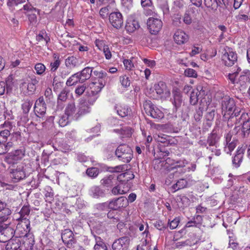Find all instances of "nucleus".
Segmentation results:
<instances>
[{"label": "nucleus", "mask_w": 250, "mask_h": 250, "mask_svg": "<svg viewBox=\"0 0 250 250\" xmlns=\"http://www.w3.org/2000/svg\"><path fill=\"white\" fill-rule=\"evenodd\" d=\"M24 236L25 240L21 244L19 237H15L6 241V250H32L34 245V237L32 233L25 232L22 233L20 237Z\"/></svg>", "instance_id": "f257e3e1"}, {"label": "nucleus", "mask_w": 250, "mask_h": 250, "mask_svg": "<svg viewBox=\"0 0 250 250\" xmlns=\"http://www.w3.org/2000/svg\"><path fill=\"white\" fill-rule=\"evenodd\" d=\"M115 155L124 163H128L133 158V151L131 147L125 144L120 145L115 151Z\"/></svg>", "instance_id": "f03ea898"}, {"label": "nucleus", "mask_w": 250, "mask_h": 250, "mask_svg": "<svg viewBox=\"0 0 250 250\" xmlns=\"http://www.w3.org/2000/svg\"><path fill=\"white\" fill-rule=\"evenodd\" d=\"M30 207L28 205L23 206L21 208L20 214L21 223L19 224L17 227V230L20 229V226L23 227L24 231L30 232V225L29 219L27 218L30 212Z\"/></svg>", "instance_id": "7ed1b4c3"}, {"label": "nucleus", "mask_w": 250, "mask_h": 250, "mask_svg": "<svg viewBox=\"0 0 250 250\" xmlns=\"http://www.w3.org/2000/svg\"><path fill=\"white\" fill-rule=\"evenodd\" d=\"M146 113L154 119L161 120L164 117V114L151 101H146L143 104Z\"/></svg>", "instance_id": "20e7f679"}, {"label": "nucleus", "mask_w": 250, "mask_h": 250, "mask_svg": "<svg viewBox=\"0 0 250 250\" xmlns=\"http://www.w3.org/2000/svg\"><path fill=\"white\" fill-rule=\"evenodd\" d=\"M25 151L24 147L12 151L6 154L4 160L7 164L13 166L23 158L25 155Z\"/></svg>", "instance_id": "39448f33"}, {"label": "nucleus", "mask_w": 250, "mask_h": 250, "mask_svg": "<svg viewBox=\"0 0 250 250\" xmlns=\"http://www.w3.org/2000/svg\"><path fill=\"white\" fill-rule=\"evenodd\" d=\"M221 108L223 115L224 113L231 114L234 108H237L234 100L227 95L224 96L222 98Z\"/></svg>", "instance_id": "423d86ee"}, {"label": "nucleus", "mask_w": 250, "mask_h": 250, "mask_svg": "<svg viewBox=\"0 0 250 250\" xmlns=\"http://www.w3.org/2000/svg\"><path fill=\"white\" fill-rule=\"evenodd\" d=\"M15 231L14 229L6 224H0V242L4 243L13 238Z\"/></svg>", "instance_id": "0eeeda50"}, {"label": "nucleus", "mask_w": 250, "mask_h": 250, "mask_svg": "<svg viewBox=\"0 0 250 250\" xmlns=\"http://www.w3.org/2000/svg\"><path fill=\"white\" fill-rule=\"evenodd\" d=\"M247 148V146H242L237 149L234 156L232 158V164L234 167L237 168L241 166Z\"/></svg>", "instance_id": "6e6552de"}, {"label": "nucleus", "mask_w": 250, "mask_h": 250, "mask_svg": "<svg viewBox=\"0 0 250 250\" xmlns=\"http://www.w3.org/2000/svg\"><path fill=\"white\" fill-rule=\"evenodd\" d=\"M129 237L125 236L116 239L112 245V250H127L130 245Z\"/></svg>", "instance_id": "1a4fd4ad"}, {"label": "nucleus", "mask_w": 250, "mask_h": 250, "mask_svg": "<svg viewBox=\"0 0 250 250\" xmlns=\"http://www.w3.org/2000/svg\"><path fill=\"white\" fill-rule=\"evenodd\" d=\"M9 172L11 174V177L15 182H19L26 177V173L23 164L18 165L16 168H10Z\"/></svg>", "instance_id": "9d476101"}, {"label": "nucleus", "mask_w": 250, "mask_h": 250, "mask_svg": "<svg viewBox=\"0 0 250 250\" xmlns=\"http://www.w3.org/2000/svg\"><path fill=\"white\" fill-rule=\"evenodd\" d=\"M62 239L64 244L69 248H73L77 242L73 232L69 229H65L62 232Z\"/></svg>", "instance_id": "9b49d317"}, {"label": "nucleus", "mask_w": 250, "mask_h": 250, "mask_svg": "<svg viewBox=\"0 0 250 250\" xmlns=\"http://www.w3.org/2000/svg\"><path fill=\"white\" fill-rule=\"evenodd\" d=\"M225 50V52L222 57V61L226 66H231L237 61V54L235 52L230 51L229 47H226Z\"/></svg>", "instance_id": "f8f14e48"}, {"label": "nucleus", "mask_w": 250, "mask_h": 250, "mask_svg": "<svg viewBox=\"0 0 250 250\" xmlns=\"http://www.w3.org/2000/svg\"><path fill=\"white\" fill-rule=\"evenodd\" d=\"M111 24L116 29L121 28L123 25L124 20L122 14L119 11L113 12L108 16Z\"/></svg>", "instance_id": "ddd939ff"}, {"label": "nucleus", "mask_w": 250, "mask_h": 250, "mask_svg": "<svg viewBox=\"0 0 250 250\" xmlns=\"http://www.w3.org/2000/svg\"><path fill=\"white\" fill-rule=\"evenodd\" d=\"M148 28L151 34H157L163 26V22L160 19L149 18L147 21Z\"/></svg>", "instance_id": "4468645a"}, {"label": "nucleus", "mask_w": 250, "mask_h": 250, "mask_svg": "<svg viewBox=\"0 0 250 250\" xmlns=\"http://www.w3.org/2000/svg\"><path fill=\"white\" fill-rule=\"evenodd\" d=\"M34 112L36 115L40 118H43L46 113V104L42 97H40L35 102Z\"/></svg>", "instance_id": "2eb2a0df"}, {"label": "nucleus", "mask_w": 250, "mask_h": 250, "mask_svg": "<svg viewBox=\"0 0 250 250\" xmlns=\"http://www.w3.org/2000/svg\"><path fill=\"white\" fill-rule=\"evenodd\" d=\"M90 107L87 104L86 100L84 98L79 99L78 111L74 116L75 120H77L81 116L89 113Z\"/></svg>", "instance_id": "dca6fc26"}, {"label": "nucleus", "mask_w": 250, "mask_h": 250, "mask_svg": "<svg viewBox=\"0 0 250 250\" xmlns=\"http://www.w3.org/2000/svg\"><path fill=\"white\" fill-rule=\"evenodd\" d=\"M108 203L109 208L114 210H117L127 206V198L123 196L110 201Z\"/></svg>", "instance_id": "f3484780"}, {"label": "nucleus", "mask_w": 250, "mask_h": 250, "mask_svg": "<svg viewBox=\"0 0 250 250\" xmlns=\"http://www.w3.org/2000/svg\"><path fill=\"white\" fill-rule=\"evenodd\" d=\"M232 113L233 116L235 117V121H237L238 124H240L241 125H242L244 122L249 120L250 118L248 113L245 112L239 108H234Z\"/></svg>", "instance_id": "a211bd4d"}, {"label": "nucleus", "mask_w": 250, "mask_h": 250, "mask_svg": "<svg viewBox=\"0 0 250 250\" xmlns=\"http://www.w3.org/2000/svg\"><path fill=\"white\" fill-rule=\"evenodd\" d=\"M108 208L109 203L105 202L97 204L95 206L96 212L94 213V215L95 216L100 218L105 217Z\"/></svg>", "instance_id": "6ab92c4d"}, {"label": "nucleus", "mask_w": 250, "mask_h": 250, "mask_svg": "<svg viewBox=\"0 0 250 250\" xmlns=\"http://www.w3.org/2000/svg\"><path fill=\"white\" fill-rule=\"evenodd\" d=\"M193 89L190 94V103L192 105H195L197 104L198 100L202 98L205 95V91L202 90V87Z\"/></svg>", "instance_id": "aec40b11"}, {"label": "nucleus", "mask_w": 250, "mask_h": 250, "mask_svg": "<svg viewBox=\"0 0 250 250\" xmlns=\"http://www.w3.org/2000/svg\"><path fill=\"white\" fill-rule=\"evenodd\" d=\"M2 125L5 128L0 131V143H7L8 138L11 134L10 130L12 128V125L10 122H5Z\"/></svg>", "instance_id": "412c9836"}, {"label": "nucleus", "mask_w": 250, "mask_h": 250, "mask_svg": "<svg viewBox=\"0 0 250 250\" xmlns=\"http://www.w3.org/2000/svg\"><path fill=\"white\" fill-rule=\"evenodd\" d=\"M13 86L12 78L8 77L5 82H0V96L3 95L5 92L8 93L11 92Z\"/></svg>", "instance_id": "4be33fe9"}, {"label": "nucleus", "mask_w": 250, "mask_h": 250, "mask_svg": "<svg viewBox=\"0 0 250 250\" xmlns=\"http://www.w3.org/2000/svg\"><path fill=\"white\" fill-rule=\"evenodd\" d=\"M93 67H86L82 71L77 72L79 77L81 83H84L86 80L89 79L93 71Z\"/></svg>", "instance_id": "5701e85b"}, {"label": "nucleus", "mask_w": 250, "mask_h": 250, "mask_svg": "<svg viewBox=\"0 0 250 250\" xmlns=\"http://www.w3.org/2000/svg\"><path fill=\"white\" fill-rule=\"evenodd\" d=\"M93 74L98 79V83H101L102 86H104L107 82L110 81V78L107 76L106 72L101 70H95Z\"/></svg>", "instance_id": "b1692460"}, {"label": "nucleus", "mask_w": 250, "mask_h": 250, "mask_svg": "<svg viewBox=\"0 0 250 250\" xmlns=\"http://www.w3.org/2000/svg\"><path fill=\"white\" fill-rule=\"evenodd\" d=\"M173 38L176 43L182 44L188 41V37L183 31L178 30L175 32Z\"/></svg>", "instance_id": "393cba45"}, {"label": "nucleus", "mask_w": 250, "mask_h": 250, "mask_svg": "<svg viewBox=\"0 0 250 250\" xmlns=\"http://www.w3.org/2000/svg\"><path fill=\"white\" fill-rule=\"evenodd\" d=\"M172 94L173 98V104L177 109L181 106L183 102L182 94L178 89L173 90Z\"/></svg>", "instance_id": "a878e982"}, {"label": "nucleus", "mask_w": 250, "mask_h": 250, "mask_svg": "<svg viewBox=\"0 0 250 250\" xmlns=\"http://www.w3.org/2000/svg\"><path fill=\"white\" fill-rule=\"evenodd\" d=\"M134 178V175L131 171H126L119 175L117 177V180L122 184H125Z\"/></svg>", "instance_id": "bb28decb"}, {"label": "nucleus", "mask_w": 250, "mask_h": 250, "mask_svg": "<svg viewBox=\"0 0 250 250\" xmlns=\"http://www.w3.org/2000/svg\"><path fill=\"white\" fill-rule=\"evenodd\" d=\"M95 240V244L94 246V250H107V247L104 240L100 236L94 235Z\"/></svg>", "instance_id": "cd10ccee"}, {"label": "nucleus", "mask_w": 250, "mask_h": 250, "mask_svg": "<svg viewBox=\"0 0 250 250\" xmlns=\"http://www.w3.org/2000/svg\"><path fill=\"white\" fill-rule=\"evenodd\" d=\"M244 74L241 75L237 83L242 88H245L246 85L250 82V72L247 70L244 72Z\"/></svg>", "instance_id": "c85d7f7f"}, {"label": "nucleus", "mask_w": 250, "mask_h": 250, "mask_svg": "<svg viewBox=\"0 0 250 250\" xmlns=\"http://www.w3.org/2000/svg\"><path fill=\"white\" fill-rule=\"evenodd\" d=\"M221 2L220 0H204V4L207 8L215 12L219 6H221Z\"/></svg>", "instance_id": "c756f323"}, {"label": "nucleus", "mask_w": 250, "mask_h": 250, "mask_svg": "<svg viewBox=\"0 0 250 250\" xmlns=\"http://www.w3.org/2000/svg\"><path fill=\"white\" fill-rule=\"evenodd\" d=\"M140 27L139 22L135 20H133L128 21L125 25V28L127 32L133 33L137 29H138Z\"/></svg>", "instance_id": "7c9ffc66"}, {"label": "nucleus", "mask_w": 250, "mask_h": 250, "mask_svg": "<svg viewBox=\"0 0 250 250\" xmlns=\"http://www.w3.org/2000/svg\"><path fill=\"white\" fill-rule=\"evenodd\" d=\"M90 195L94 198H99L104 196V191L101 189L99 187L94 186L92 187L90 190Z\"/></svg>", "instance_id": "2f4dec72"}, {"label": "nucleus", "mask_w": 250, "mask_h": 250, "mask_svg": "<svg viewBox=\"0 0 250 250\" xmlns=\"http://www.w3.org/2000/svg\"><path fill=\"white\" fill-rule=\"evenodd\" d=\"M65 64L66 67L73 68L79 65V60L73 56H70L65 60Z\"/></svg>", "instance_id": "473e14b6"}, {"label": "nucleus", "mask_w": 250, "mask_h": 250, "mask_svg": "<svg viewBox=\"0 0 250 250\" xmlns=\"http://www.w3.org/2000/svg\"><path fill=\"white\" fill-rule=\"evenodd\" d=\"M219 139V137L214 131L213 130L212 132L209 134L207 139V143L209 146H216Z\"/></svg>", "instance_id": "72a5a7b5"}, {"label": "nucleus", "mask_w": 250, "mask_h": 250, "mask_svg": "<svg viewBox=\"0 0 250 250\" xmlns=\"http://www.w3.org/2000/svg\"><path fill=\"white\" fill-rule=\"evenodd\" d=\"M76 107L74 102L69 103L65 109V114L69 117H72L75 119L74 116L76 114Z\"/></svg>", "instance_id": "f704fd0d"}, {"label": "nucleus", "mask_w": 250, "mask_h": 250, "mask_svg": "<svg viewBox=\"0 0 250 250\" xmlns=\"http://www.w3.org/2000/svg\"><path fill=\"white\" fill-rule=\"evenodd\" d=\"M54 62L50 63V71L54 72L57 71L61 64L60 56L56 53L53 54Z\"/></svg>", "instance_id": "c9c22d12"}, {"label": "nucleus", "mask_w": 250, "mask_h": 250, "mask_svg": "<svg viewBox=\"0 0 250 250\" xmlns=\"http://www.w3.org/2000/svg\"><path fill=\"white\" fill-rule=\"evenodd\" d=\"M233 113L231 114H228V113H224L223 118L224 121L227 120V125L229 127H232L234 124H237L238 123L235 121V118L233 116Z\"/></svg>", "instance_id": "e433bc0d"}, {"label": "nucleus", "mask_w": 250, "mask_h": 250, "mask_svg": "<svg viewBox=\"0 0 250 250\" xmlns=\"http://www.w3.org/2000/svg\"><path fill=\"white\" fill-rule=\"evenodd\" d=\"M155 90L157 94L162 95L167 91V86L165 83L160 81L154 85Z\"/></svg>", "instance_id": "4c0bfd02"}, {"label": "nucleus", "mask_w": 250, "mask_h": 250, "mask_svg": "<svg viewBox=\"0 0 250 250\" xmlns=\"http://www.w3.org/2000/svg\"><path fill=\"white\" fill-rule=\"evenodd\" d=\"M171 160L170 158H167L166 160V163L171 165H174L173 168L183 167L188 164V162L186 160H180L177 161L172 160L173 162L172 163H171Z\"/></svg>", "instance_id": "58836bf2"}, {"label": "nucleus", "mask_w": 250, "mask_h": 250, "mask_svg": "<svg viewBox=\"0 0 250 250\" xmlns=\"http://www.w3.org/2000/svg\"><path fill=\"white\" fill-rule=\"evenodd\" d=\"M242 125V135L243 137H248L250 133V118Z\"/></svg>", "instance_id": "ea45409f"}, {"label": "nucleus", "mask_w": 250, "mask_h": 250, "mask_svg": "<svg viewBox=\"0 0 250 250\" xmlns=\"http://www.w3.org/2000/svg\"><path fill=\"white\" fill-rule=\"evenodd\" d=\"M114 177L113 175L104 177L101 180V185L106 188L111 187L113 185Z\"/></svg>", "instance_id": "a19ab883"}, {"label": "nucleus", "mask_w": 250, "mask_h": 250, "mask_svg": "<svg viewBox=\"0 0 250 250\" xmlns=\"http://www.w3.org/2000/svg\"><path fill=\"white\" fill-rule=\"evenodd\" d=\"M188 184V182L186 180L184 179H180L179 180L176 184H174L171 188L174 189V192L179 190L180 189L185 188Z\"/></svg>", "instance_id": "79ce46f5"}, {"label": "nucleus", "mask_w": 250, "mask_h": 250, "mask_svg": "<svg viewBox=\"0 0 250 250\" xmlns=\"http://www.w3.org/2000/svg\"><path fill=\"white\" fill-rule=\"evenodd\" d=\"M78 83H81L78 74L76 73L70 77L67 80L66 84L68 86L75 85Z\"/></svg>", "instance_id": "37998d69"}, {"label": "nucleus", "mask_w": 250, "mask_h": 250, "mask_svg": "<svg viewBox=\"0 0 250 250\" xmlns=\"http://www.w3.org/2000/svg\"><path fill=\"white\" fill-rule=\"evenodd\" d=\"M13 144L11 142L5 143H0V155L6 153L12 147Z\"/></svg>", "instance_id": "c03bdc74"}, {"label": "nucleus", "mask_w": 250, "mask_h": 250, "mask_svg": "<svg viewBox=\"0 0 250 250\" xmlns=\"http://www.w3.org/2000/svg\"><path fill=\"white\" fill-rule=\"evenodd\" d=\"M33 104V102L30 101L28 99H26L24 101L23 103L21 104V108L23 111V113L24 114H27L29 112Z\"/></svg>", "instance_id": "a18cd8bd"}, {"label": "nucleus", "mask_w": 250, "mask_h": 250, "mask_svg": "<svg viewBox=\"0 0 250 250\" xmlns=\"http://www.w3.org/2000/svg\"><path fill=\"white\" fill-rule=\"evenodd\" d=\"M91 84L93 85L92 87L90 86L91 89H92L90 91L92 95H97L104 87L102 86L101 83H92Z\"/></svg>", "instance_id": "49530a36"}, {"label": "nucleus", "mask_w": 250, "mask_h": 250, "mask_svg": "<svg viewBox=\"0 0 250 250\" xmlns=\"http://www.w3.org/2000/svg\"><path fill=\"white\" fill-rule=\"evenodd\" d=\"M86 174L91 178H96L99 173V169L95 167L88 168L86 171Z\"/></svg>", "instance_id": "de8ad7c7"}, {"label": "nucleus", "mask_w": 250, "mask_h": 250, "mask_svg": "<svg viewBox=\"0 0 250 250\" xmlns=\"http://www.w3.org/2000/svg\"><path fill=\"white\" fill-rule=\"evenodd\" d=\"M34 68L36 71V74L39 75H43L46 70L45 66L42 63H36Z\"/></svg>", "instance_id": "09e8293b"}, {"label": "nucleus", "mask_w": 250, "mask_h": 250, "mask_svg": "<svg viewBox=\"0 0 250 250\" xmlns=\"http://www.w3.org/2000/svg\"><path fill=\"white\" fill-rule=\"evenodd\" d=\"M69 92V90L66 87L64 88L60 93L58 98V103L59 101L62 102L65 101L68 97V94Z\"/></svg>", "instance_id": "8fccbe9b"}, {"label": "nucleus", "mask_w": 250, "mask_h": 250, "mask_svg": "<svg viewBox=\"0 0 250 250\" xmlns=\"http://www.w3.org/2000/svg\"><path fill=\"white\" fill-rule=\"evenodd\" d=\"M117 113L121 117H125L129 114L130 110L129 108L127 106L120 107V108L117 110Z\"/></svg>", "instance_id": "3c124183"}, {"label": "nucleus", "mask_w": 250, "mask_h": 250, "mask_svg": "<svg viewBox=\"0 0 250 250\" xmlns=\"http://www.w3.org/2000/svg\"><path fill=\"white\" fill-rule=\"evenodd\" d=\"M154 225L160 230H164L168 227V224L165 223L160 220L156 221Z\"/></svg>", "instance_id": "603ef678"}, {"label": "nucleus", "mask_w": 250, "mask_h": 250, "mask_svg": "<svg viewBox=\"0 0 250 250\" xmlns=\"http://www.w3.org/2000/svg\"><path fill=\"white\" fill-rule=\"evenodd\" d=\"M120 184H119L117 186L114 187L112 189V192L113 194L115 195L117 194H124L126 193L123 189V185L121 183Z\"/></svg>", "instance_id": "864d4df0"}, {"label": "nucleus", "mask_w": 250, "mask_h": 250, "mask_svg": "<svg viewBox=\"0 0 250 250\" xmlns=\"http://www.w3.org/2000/svg\"><path fill=\"white\" fill-rule=\"evenodd\" d=\"M116 132L121 133L122 135H126V137H130L132 134L131 128L130 127H126L122 128L121 129L114 130Z\"/></svg>", "instance_id": "5fc2aeb1"}, {"label": "nucleus", "mask_w": 250, "mask_h": 250, "mask_svg": "<svg viewBox=\"0 0 250 250\" xmlns=\"http://www.w3.org/2000/svg\"><path fill=\"white\" fill-rule=\"evenodd\" d=\"M115 211V210H110L107 213H106V215H107L108 218L113 219V222L117 223L119 221V219L118 217H116V216L117 215V213Z\"/></svg>", "instance_id": "6e6d98bb"}, {"label": "nucleus", "mask_w": 250, "mask_h": 250, "mask_svg": "<svg viewBox=\"0 0 250 250\" xmlns=\"http://www.w3.org/2000/svg\"><path fill=\"white\" fill-rule=\"evenodd\" d=\"M120 81L122 85L125 87L129 86L130 84V81L128 77L124 75L120 77Z\"/></svg>", "instance_id": "4d7b16f0"}, {"label": "nucleus", "mask_w": 250, "mask_h": 250, "mask_svg": "<svg viewBox=\"0 0 250 250\" xmlns=\"http://www.w3.org/2000/svg\"><path fill=\"white\" fill-rule=\"evenodd\" d=\"M68 117L65 114L62 115L59 120V124L61 126L64 127L66 126L69 123Z\"/></svg>", "instance_id": "13d9d810"}, {"label": "nucleus", "mask_w": 250, "mask_h": 250, "mask_svg": "<svg viewBox=\"0 0 250 250\" xmlns=\"http://www.w3.org/2000/svg\"><path fill=\"white\" fill-rule=\"evenodd\" d=\"M108 7L109 6L103 7L100 10L99 14L103 19L106 18L108 15L110 14Z\"/></svg>", "instance_id": "bf43d9fd"}, {"label": "nucleus", "mask_w": 250, "mask_h": 250, "mask_svg": "<svg viewBox=\"0 0 250 250\" xmlns=\"http://www.w3.org/2000/svg\"><path fill=\"white\" fill-rule=\"evenodd\" d=\"M185 74L186 76L189 77L196 78L197 77V74L196 71L191 68H187L185 70Z\"/></svg>", "instance_id": "052dcab7"}, {"label": "nucleus", "mask_w": 250, "mask_h": 250, "mask_svg": "<svg viewBox=\"0 0 250 250\" xmlns=\"http://www.w3.org/2000/svg\"><path fill=\"white\" fill-rule=\"evenodd\" d=\"M203 108L199 106L198 109L196 110V113L194 115L195 120L196 121H199L203 116Z\"/></svg>", "instance_id": "680f3d73"}, {"label": "nucleus", "mask_w": 250, "mask_h": 250, "mask_svg": "<svg viewBox=\"0 0 250 250\" xmlns=\"http://www.w3.org/2000/svg\"><path fill=\"white\" fill-rule=\"evenodd\" d=\"M180 222V219L178 218H175L170 222L169 221L167 224H168V226L171 229H176Z\"/></svg>", "instance_id": "e2e57ef3"}, {"label": "nucleus", "mask_w": 250, "mask_h": 250, "mask_svg": "<svg viewBox=\"0 0 250 250\" xmlns=\"http://www.w3.org/2000/svg\"><path fill=\"white\" fill-rule=\"evenodd\" d=\"M98 99V97L96 95H92L91 92L88 95V100L86 101L89 105H93Z\"/></svg>", "instance_id": "0e129e2a"}, {"label": "nucleus", "mask_w": 250, "mask_h": 250, "mask_svg": "<svg viewBox=\"0 0 250 250\" xmlns=\"http://www.w3.org/2000/svg\"><path fill=\"white\" fill-rule=\"evenodd\" d=\"M86 85L85 84H83L77 86L75 90V92L78 96H80L84 93Z\"/></svg>", "instance_id": "69168bd1"}, {"label": "nucleus", "mask_w": 250, "mask_h": 250, "mask_svg": "<svg viewBox=\"0 0 250 250\" xmlns=\"http://www.w3.org/2000/svg\"><path fill=\"white\" fill-rule=\"evenodd\" d=\"M166 146L163 145H159L158 146L159 152L162 153L161 155H163V157L168 156L169 154V151L165 148Z\"/></svg>", "instance_id": "338daca9"}, {"label": "nucleus", "mask_w": 250, "mask_h": 250, "mask_svg": "<svg viewBox=\"0 0 250 250\" xmlns=\"http://www.w3.org/2000/svg\"><path fill=\"white\" fill-rule=\"evenodd\" d=\"M237 142V140L234 138H233L232 141L226 144V145L227 146L230 152L232 151L235 148L236 146Z\"/></svg>", "instance_id": "774afa93"}]
</instances>
